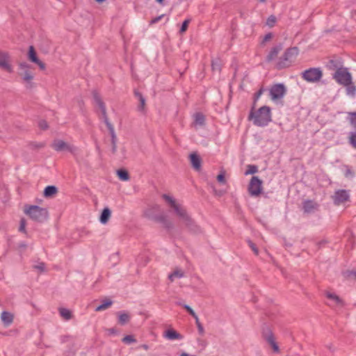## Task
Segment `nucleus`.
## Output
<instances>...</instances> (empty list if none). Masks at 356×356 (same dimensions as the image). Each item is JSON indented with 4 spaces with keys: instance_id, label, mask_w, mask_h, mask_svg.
<instances>
[{
    "instance_id": "8",
    "label": "nucleus",
    "mask_w": 356,
    "mask_h": 356,
    "mask_svg": "<svg viewBox=\"0 0 356 356\" xmlns=\"http://www.w3.org/2000/svg\"><path fill=\"white\" fill-rule=\"evenodd\" d=\"M336 81L343 86H348L352 83L351 74L346 68L337 69L333 75Z\"/></svg>"
},
{
    "instance_id": "29",
    "label": "nucleus",
    "mask_w": 356,
    "mask_h": 356,
    "mask_svg": "<svg viewBox=\"0 0 356 356\" xmlns=\"http://www.w3.org/2000/svg\"><path fill=\"white\" fill-rule=\"evenodd\" d=\"M59 313L60 316L65 321L70 320L72 318V312L65 308H60Z\"/></svg>"
},
{
    "instance_id": "1",
    "label": "nucleus",
    "mask_w": 356,
    "mask_h": 356,
    "mask_svg": "<svg viewBox=\"0 0 356 356\" xmlns=\"http://www.w3.org/2000/svg\"><path fill=\"white\" fill-rule=\"evenodd\" d=\"M163 198L174 209L177 216L191 231L193 232H199V227L195 224L194 221L188 216L185 208L183 206L177 203L176 201L172 197L166 194L163 195Z\"/></svg>"
},
{
    "instance_id": "48",
    "label": "nucleus",
    "mask_w": 356,
    "mask_h": 356,
    "mask_svg": "<svg viewBox=\"0 0 356 356\" xmlns=\"http://www.w3.org/2000/svg\"><path fill=\"white\" fill-rule=\"evenodd\" d=\"M163 17H164V15H160V16L156 17L153 18V19L150 21L149 24H156V23H157L159 21H160V20H161Z\"/></svg>"
},
{
    "instance_id": "12",
    "label": "nucleus",
    "mask_w": 356,
    "mask_h": 356,
    "mask_svg": "<svg viewBox=\"0 0 356 356\" xmlns=\"http://www.w3.org/2000/svg\"><path fill=\"white\" fill-rule=\"evenodd\" d=\"M333 202L334 204L339 205L346 202L349 201L350 195L348 191L346 190H338L335 191L334 195L332 196Z\"/></svg>"
},
{
    "instance_id": "62",
    "label": "nucleus",
    "mask_w": 356,
    "mask_h": 356,
    "mask_svg": "<svg viewBox=\"0 0 356 356\" xmlns=\"http://www.w3.org/2000/svg\"><path fill=\"white\" fill-rule=\"evenodd\" d=\"M98 3H103L104 1H105L106 0H95Z\"/></svg>"
},
{
    "instance_id": "24",
    "label": "nucleus",
    "mask_w": 356,
    "mask_h": 356,
    "mask_svg": "<svg viewBox=\"0 0 356 356\" xmlns=\"http://www.w3.org/2000/svg\"><path fill=\"white\" fill-rule=\"evenodd\" d=\"M156 220L161 222L163 225V226L167 229H171L173 227V223L171 221L168 220L167 218L163 215H161L156 217Z\"/></svg>"
},
{
    "instance_id": "63",
    "label": "nucleus",
    "mask_w": 356,
    "mask_h": 356,
    "mask_svg": "<svg viewBox=\"0 0 356 356\" xmlns=\"http://www.w3.org/2000/svg\"><path fill=\"white\" fill-rule=\"evenodd\" d=\"M260 1H262V2H264V1H265L266 0H260Z\"/></svg>"
},
{
    "instance_id": "51",
    "label": "nucleus",
    "mask_w": 356,
    "mask_h": 356,
    "mask_svg": "<svg viewBox=\"0 0 356 356\" xmlns=\"http://www.w3.org/2000/svg\"><path fill=\"white\" fill-rule=\"evenodd\" d=\"M33 74L32 73V72L30 71V69L29 70H23L21 73H20V75L22 76V77L23 76H29V75H32Z\"/></svg>"
},
{
    "instance_id": "6",
    "label": "nucleus",
    "mask_w": 356,
    "mask_h": 356,
    "mask_svg": "<svg viewBox=\"0 0 356 356\" xmlns=\"http://www.w3.org/2000/svg\"><path fill=\"white\" fill-rule=\"evenodd\" d=\"M323 72L318 67H311L302 72V77L307 82L315 83L321 80Z\"/></svg>"
},
{
    "instance_id": "20",
    "label": "nucleus",
    "mask_w": 356,
    "mask_h": 356,
    "mask_svg": "<svg viewBox=\"0 0 356 356\" xmlns=\"http://www.w3.org/2000/svg\"><path fill=\"white\" fill-rule=\"evenodd\" d=\"M1 319L4 325L8 327L13 321V315L8 312H3L1 314Z\"/></svg>"
},
{
    "instance_id": "9",
    "label": "nucleus",
    "mask_w": 356,
    "mask_h": 356,
    "mask_svg": "<svg viewBox=\"0 0 356 356\" xmlns=\"http://www.w3.org/2000/svg\"><path fill=\"white\" fill-rule=\"evenodd\" d=\"M263 181L258 177L253 176L248 184V191L250 196L258 197L262 192Z\"/></svg>"
},
{
    "instance_id": "18",
    "label": "nucleus",
    "mask_w": 356,
    "mask_h": 356,
    "mask_svg": "<svg viewBox=\"0 0 356 356\" xmlns=\"http://www.w3.org/2000/svg\"><path fill=\"white\" fill-rule=\"evenodd\" d=\"M282 49V44L277 45V46L274 47L273 48H272V49L270 50V51L269 52V54H268V56L266 57V60L268 62H270L273 60H274L277 56L278 54L280 53V51Z\"/></svg>"
},
{
    "instance_id": "45",
    "label": "nucleus",
    "mask_w": 356,
    "mask_h": 356,
    "mask_svg": "<svg viewBox=\"0 0 356 356\" xmlns=\"http://www.w3.org/2000/svg\"><path fill=\"white\" fill-rule=\"evenodd\" d=\"M19 68L22 71L30 69V65L28 63L23 62V63H19Z\"/></svg>"
},
{
    "instance_id": "44",
    "label": "nucleus",
    "mask_w": 356,
    "mask_h": 356,
    "mask_svg": "<svg viewBox=\"0 0 356 356\" xmlns=\"http://www.w3.org/2000/svg\"><path fill=\"white\" fill-rule=\"evenodd\" d=\"M19 232H22L26 233V220L24 218H22L20 220V225L19 227Z\"/></svg>"
},
{
    "instance_id": "59",
    "label": "nucleus",
    "mask_w": 356,
    "mask_h": 356,
    "mask_svg": "<svg viewBox=\"0 0 356 356\" xmlns=\"http://www.w3.org/2000/svg\"><path fill=\"white\" fill-rule=\"evenodd\" d=\"M141 347H142L144 350H148V348H149V346H148L147 345H146V344H143V345H142V346H141Z\"/></svg>"
},
{
    "instance_id": "25",
    "label": "nucleus",
    "mask_w": 356,
    "mask_h": 356,
    "mask_svg": "<svg viewBox=\"0 0 356 356\" xmlns=\"http://www.w3.org/2000/svg\"><path fill=\"white\" fill-rule=\"evenodd\" d=\"M184 275V271L180 268L175 269L172 273L168 275V279L173 282L175 278H181Z\"/></svg>"
},
{
    "instance_id": "58",
    "label": "nucleus",
    "mask_w": 356,
    "mask_h": 356,
    "mask_svg": "<svg viewBox=\"0 0 356 356\" xmlns=\"http://www.w3.org/2000/svg\"><path fill=\"white\" fill-rule=\"evenodd\" d=\"M33 145L35 148H42V147H44V143L33 144Z\"/></svg>"
},
{
    "instance_id": "31",
    "label": "nucleus",
    "mask_w": 356,
    "mask_h": 356,
    "mask_svg": "<svg viewBox=\"0 0 356 356\" xmlns=\"http://www.w3.org/2000/svg\"><path fill=\"white\" fill-rule=\"evenodd\" d=\"M130 316L127 313H119L118 323L120 325H124L129 321Z\"/></svg>"
},
{
    "instance_id": "54",
    "label": "nucleus",
    "mask_w": 356,
    "mask_h": 356,
    "mask_svg": "<svg viewBox=\"0 0 356 356\" xmlns=\"http://www.w3.org/2000/svg\"><path fill=\"white\" fill-rule=\"evenodd\" d=\"M112 145V153L115 154L117 152V142H115V143H111Z\"/></svg>"
},
{
    "instance_id": "5",
    "label": "nucleus",
    "mask_w": 356,
    "mask_h": 356,
    "mask_svg": "<svg viewBox=\"0 0 356 356\" xmlns=\"http://www.w3.org/2000/svg\"><path fill=\"white\" fill-rule=\"evenodd\" d=\"M299 50L297 47L288 48L277 63V68L280 70L289 67L298 56Z\"/></svg>"
},
{
    "instance_id": "7",
    "label": "nucleus",
    "mask_w": 356,
    "mask_h": 356,
    "mask_svg": "<svg viewBox=\"0 0 356 356\" xmlns=\"http://www.w3.org/2000/svg\"><path fill=\"white\" fill-rule=\"evenodd\" d=\"M261 335L264 339L272 347L275 353H280V348L275 341L273 332L269 326L265 325L263 327Z\"/></svg>"
},
{
    "instance_id": "37",
    "label": "nucleus",
    "mask_w": 356,
    "mask_h": 356,
    "mask_svg": "<svg viewBox=\"0 0 356 356\" xmlns=\"http://www.w3.org/2000/svg\"><path fill=\"white\" fill-rule=\"evenodd\" d=\"M345 171H344V175L347 178H353L355 176V172L352 170L350 167L348 165H345Z\"/></svg>"
},
{
    "instance_id": "15",
    "label": "nucleus",
    "mask_w": 356,
    "mask_h": 356,
    "mask_svg": "<svg viewBox=\"0 0 356 356\" xmlns=\"http://www.w3.org/2000/svg\"><path fill=\"white\" fill-rule=\"evenodd\" d=\"M28 58L30 61L37 64L40 69L42 70H44L46 68L45 64L40 60L37 56L36 51L33 47V46H30L29 49L28 53Z\"/></svg>"
},
{
    "instance_id": "10",
    "label": "nucleus",
    "mask_w": 356,
    "mask_h": 356,
    "mask_svg": "<svg viewBox=\"0 0 356 356\" xmlns=\"http://www.w3.org/2000/svg\"><path fill=\"white\" fill-rule=\"evenodd\" d=\"M0 69L8 73H11L13 71L10 53L1 49H0Z\"/></svg>"
},
{
    "instance_id": "36",
    "label": "nucleus",
    "mask_w": 356,
    "mask_h": 356,
    "mask_svg": "<svg viewBox=\"0 0 356 356\" xmlns=\"http://www.w3.org/2000/svg\"><path fill=\"white\" fill-rule=\"evenodd\" d=\"M33 268L37 270L39 273H44L46 271V266L44 262H39L33 266Z\"/></svg>"
},
{
    "instance_id": "23",
    "label": "nucleus",
    "mask_w": 356,
    "mask_h": 356,
    "mask_svg": "<svg viewBox=\"0 0 356 356\" xmlns=\"http://www.w3.org/2000/svg\"><path fill=\"white\" fill-rule=\"evenodd\" d=\"M113 304V301L109 298H105L102 301V304L97 306L95 309L96 312H101L106 310L110 307Z\"/></svg>"
},
{
    "instance_id": "19",
    "label": "nucleus",
    "mask_w": 356,
    "mask_h": 356,
    "mask_svg": "<svg viewBox=\"0 0 356 356\" xmlns=\"http://www.w3.org/2000/svg\"><path fill=\"white\" fill-rule=\"evenodd\" d=\"M134 95L136 97H138L140 104L138 106V111L145 113V99L143 96V95L138 91H134Z\"/></svg>"
},
{
    "instance_id": "47",
    "label": "nucleus",
    "mask_w": 356,
    "mask_h": 356,
    "mask_svg": "<svg viewBox=\"0 0 356 356\" xmlns=\"http://www.w3.org/2000/svg\"><path fill=\"white\" fill-rule=\"evenodd\" d=\"M183 307L193 317L196 315L193 309L188 305H184Z\"/></svg>"
},
{
    "instance_id": "17",
    "label": "nucleus",
    "mask_w": 356,
    "mask_h": 356,
    "mask_svg": "<svg viewBox=\"0 0 356 356\" xmlns=\"http://www.w3.org/2000/svg\"><path fill=\"white\" fill-rule=\"evenodd\" d=\"M164 337L170 340H180L183 339V336L173 329L166 330Z\"/></svg>"
},
{
    "instance_id": "16",
    "label": "nucleus",
    "mask_w": 356,
    "mask_h": 356,
    "mask_svg": "<svg viewBox=\"0 0 356 356\" xmlns=\"http://www.w3.org/2000/svg\"><path fill=\"white\" fill-rule=\"evenodd\" d=\"M190 161L192 165V167L195 170H200L201 169V163H202V159L200 156L195 152H193L190 154L189 156Z\"/></svg>"
},
{
    "instance_id": "43",
    "label": "nucleus",
    "mask_w": 356,
    "mask_h": 356,
    "mask_svg": "<svg viewBox=\"0 0 356 356\" xmlns=\"http://www.w3.org/2000/svg\"><path fill=\"white\" fill-rule=\"evenodd\" d=\"M189 22H190V19H186L184 21V22L182 23V25L181 26V29H180L181 33H184L187 30Z\"/></svg>"
},
{
    "instance_id": "11",
    "label": "nucleus",
    "mask_w": 356,
    "mask_h": 356,
    "mask_svg": "<svg viewBox=\"0 0 356 356\" xmlns=\"http://www.w3.org/2000/svg\"><path fill=\"white\" fill-rule=\"evenodd\" d=\"M286 92V88L283 83H276L270 89V96L273 101H277L284 97Z\"/></svg>"
},
{
    "instance_id": "52",
    "label": "nucleus",
    "mask_w": 356,
    "mask_h": 356,
    "mask_svg": "<svg viewBox=\"0 0 356 356\" xmlns=\"http://www.w3.org/2000/svg\"><path fill=\"white\" fill-rule=\"evenodd\" d=\"M197 327L199 334L201 335H203L204 334V330L202 325H198Z\"/></svg>"
},
{
    "instance_id": "13",
    "label": "nucleus",
    "mask_w": 356,
    "mask_h": 356,
    "mask_svg": "<svg viewBox=\"0 0 356 356\" xmlns=\"http://www.w3.org/2000/svg\"><path fill=\"white\" fill-rule=\"evenodd\" d=\"M51 147L57 152L68 151L73 152L74 147L62 140H55L51 144Z\"/></svg>"
},
{
    "instance_id": "35",
    "label": "nucleus",
    "mask_w": 356,
    "mask_h": 356,
    "mask_svg": "<svg viewBox=\"0 0 356 356\" xmlns=\"http://www.w3.org/2000/svg\"><path fill=\"white\" fill-rule=\"evenodd\" d=\"M221 63L219 59L213 60L211 62L212 70L219 72L220 71Z\"/></svg>"
},
{
    "instance_id": "14",
    "label": "nucleus",
    "mask_w": 356,
    "mask_h": 356,
    "mask_svg": "<svg viewBox=\"0 0 356 356\" xmlns=\"http://www.w3.org/2000/svg\"><path fill=\"white\" fill-rule=\"evenodd\" d=\"M318 208L319 204L314 200H306L302 202V209L305 213H313L318 211Z\"/></svg>"
},
{
    "instance_id": "57",
    "label": "nucleus",
    "mask_w": 356,
    "mask_h": 356,
    "mask_svg": "<svg viewBox=\"0 0 356 356\" xmlns=\"http://www.w3.org/2000/svg\"><path fill=\"white\" fill-rule=\"evenodd\" d=\"M193 318L195 320V324L197 326L202 325V323L200 322L199 318L197 316V314L195 316H193Z\"/></svg>"
},
{
    "instance_id": "3",
    "label": "nucleus",
    "mask_w": 356,
    "mask_h": 356,
    "mask_svg": "<svg viewBox=\"0 0 356 356\" xmlns=\"http://www.w3.org/2000/svg\"><path fill=\"white\" fill-rule=\"evenodd\" d=\"M92 96H93L94 100L95 102V104L99 106V108L101 110L102 117L104 119V122L106 124V125L109 131V133H110V135L111 137V143H115V142H118V138H117L116 134L115 132L114 127H113V124L108 120V118L107 116V113H106V106H105L104 102L102 100L100 95L96 91H94L92 92Z\"/></svg>"
},
{
    "instance_id": "60",
    "label": "nucleus",
    "mask_w": 356,
    "mask_h": 356,
    "mask_svg": "<svg viewBox=\"0 0 356 356\" xmlns=\"http://www.w3.org/2000/svg\"><path fill=\"white\" fill-rule=\"evenodd\" d=\"M159 4L163 5V0H156Z\"/></svg>"
},
{
    "instance_id": "26",
    "label": "nucleus",
    "mask_w": 356,
    "mask_h": 356,
    "mask_svg": "<svg viewBox=\"0 0 356 356\" xmlns=\"http://www.w3.org/2000/svg\"><path fill=\"white\" fill-rule=\"evenodd\" d=\"M58 193V188L54 186H48L44 190V196L46 197H52Z\"/></svg>"
},
{
    "instance_id": "42",
    "label": "nucleus",
    "mask_w": 356,
    "mask_h": 356,
    "mask_svg": "<svg viewBox=\"0 0 356 356\" xmlns=\"http://www.w3.org/2000/svg\"><path fill=\"white\" fill-rule=\"evenodd\" d=\"M248 245L250 247V248L252 250V251L254 252V253L256 254V255H258L259 254V250L258 248H257L256 245L252 243L251 241H248Z\"/></svg>"
},
{
    "instance_id": "56",
    "label": "nucleus",
    "mask_w": 356,
    "mask_h": 356,
    "mask_svg": "<svg viewBox=\"0 0 356 356\" xmlns=\"http://www.w3.org/2000/svg\"><path fill=\"white\" fill-rule=\"evenodd\" d=\"M107 331L111 334H115L118 333L117 330L115 328L108 329Z\"/></svg>"
},
{
    "instance_id": "27",
    "label": "nucleus",
    "mask_w": 356,
    "mask_h": 356,
    "mask_svg": "<svg viewBox=\"0 0 356 356\" xmlns=\"http://www.w3.org/2000/svg\"><path fill=\"white\" fill-rule=\"evenodd\" d=\"M205 117L201 113H197L194 115V125L202 126L204 124Z\"/></svg>"
},
{
    "instance_id": "53",
    "label": "nucleus",
    "mask_w": 356,
    "mask_h": 356,
    "mask_svg": "<svg viewBox=\"0 0 356 356\" xmlns=\"http://www.w3.org/2000/svg\"><path fill=\"white\" fill-rule=\"evenodd\" d=\"M27 247V245L24 243V242H22L20 243H19L18 245V248L19 250H25Z\"/></svg>"
},
{
    "instance_id": "21",
    "label": "nucleus",
    "mask_w": 356,
    "mask_h": 356,
    "mask_svg": "<svg viewBox=\"0 0 356 356\" xmlns=\"http://www.w3.org/2000/svg\"><path fill=\"white\" fill-rule=\"evenodd\" d=\"M325 295L328 299L333 300L337 305L340 307H343L345 305L343 300L335 293L326 292Z\"/></svg>"
},
{
    "instance_id": "41",
    "label": "nucleus",
    "mask_w": 356,
    "mask_h": 356,
    "mask_svg": "<svg viewBox=\"0 0 356 356\" xmlns=\"http://www.w3.org/2000/svg\"><path fill=\"white\" fill-rule=\"evenodd\" d=\"M136 340L131 335H127L122 339V341L126 343H130L134 342Z\"/></svg>"
},
{
    "instance_id": "30",
    "label": "nucleus",
    "mask_w": 356,
    "mask_h": 356,
    "mask_svg": "<svg viewBox=\"0 0 356 356\" xmlns=\"http://www.w3.org/2000/svg\"><path fill=\"white\" fill-rule=\"evenodd\" d=\"M22 78L24 82L26 83V87L27 88H32L33 87V86H34V84L33 83V80L34 78L33 74L29 75V76H23Z\"/></svg>"
},
{
    "instance_id": "46",
    "label": "nucleus",
    "mask_w": 356,
    "mask_h": 356,
    "mask_svg": "<svg viewBox=\"0 0 356 356\" xmlns=\"http://www.w3.org/2000/svg\"><path fill=\"white\" fill-rule=\"evenodd\" d=\"M38 125H39V127L43 130H45L48 128L47 122L44 120H40Z\"/></svg>"
},
{
    "instance_id": "40",
    "label": "nucleus",
    "mask_w": 356,
    "mask_h": 356,
    "mask_svg": "<svg viewBox=\"0 0 356 356\" xmlns=\"http://www.w3.org/2000/svg\"><path fill=\"white\" fill-rule=\"evenodd\" d=\"M217 180L218 182L225 184H226V179L225 177V172H221L218 176H217Z\"/></svg>"
},
{
    "instance_id": "22",
    "label": "nucleus",
    "mask_w": 356,
    "mask_h": 356,
    "mask_svg": "<svg viewBox=\"0 0 356 356\" xmlns=\"http://www.w3.org/2000/svg\"><path fill=\"white\" fill-rule=\"evenodd\" d=\"M111 216V211L110 209L108 207H106L103 209V211L101 213V216L99 218V221L102 224H106L109 220Z\"/></svg>"
},
{
    "instance_id": "33",
    "label": "nucleus",
    "mask_w": 356,
    "mask_h": 356,
    "mask_svg": "<svg viewBox=\"0 0 356 356\" xmlns=\"http://www.w3.org/2000/svg\"><path fill=\"white\" fill-rule=\"evenodd\" d=\"M348 142L353 148L356 149V131L349 133Z\"/></svg>"
},
{
    "instance_id": "39",
    "label": "nucleus",
    "mask_w": 356,
    "mask_h": 356,
    "mask_svg": "<svg viewBox=\"0 0 356 356\" xmlns=\"http://www.w3.org/2000/svg\"><path fill=\"white\" fill-rule=\"evenodd\" d=\"M276 22V17L274 15H270L266 21V24L270 26L273 27Z\"/></svg>"
},
{
    "instance_id": "2",
    "label": "nucleus",
    "mask_w": 356,
    "mask_h": 356,
    "mask_svg": "<svg viewBox=\"0 0 356 356\" xmlns=\"http://www.w3.org/2000/svg\"><path fill=\"white\" fill-rule=\"evenodd\" d=\"M249 120H252L254 125L258 127L266 126L271 121L270 108L267 106H261L254 111V107L250 112Z\"/></svg>"
},
{
    "instance_id": "4",
    "label": "nucleus",
    "mask_w": 356,
    "mask_h": 356,
    "mask_svg": "<svg viewBox=\"0 0 356 356\" xmlns=\"http://www.w3.org/2000/svg\"><path fill=\"white\" fill-rule=\"evenodd\" d=\"M24 212L32 220L39 222H42L48 218L47 210L38 206L31 205L26 207Z\"/></svg>"
},
{
    "instance_id": "34",
    "label": "nucleus",
    "mask_w": 356,
    "mask_h": 356,
    "mask_svg": "<svg viewBox=\"0 0 356 356\" xmlns=\"http://www.w3.org/2000/svg\"><path fill=\"white\" fill-rule=\"evenodd\" d=\"M258 172V167L255 165H248L245 175H254Z\"/></svg>"
},
{
    "instance_id": "49",
    "label": "nucleus",
    "mask_w": 356,
    "mask_h": 356,
    "mask_svg": "<svg viewBox=\"0 0 356 356\" xmlns=\"http://www.w3.org/2000/svg\"><path fill=\"white\" fill-rule=\"evenodd\" d=\"M264 90L261 88L254 95V102L257 101L260 96L263 94Z\"/></svg>"
},
{
    "instance_id": "32",
    "label": "nucleus",
    "mask_w": 356,
    "mask_h": 356,
    "mask_svg": "<svg viewBox=\"0 0 356 356\" xmlns=\"http://www.w3.org/2000/svg\"><path fill=\"white\" fill-rule=\"evenodd\" d=\"M117 175H118L119 179L122 181H127L129 179V173L125 170H122V169L118 170L117 171Z\"/></svg>"
},
{
    "instance_id": "61",
    "label": "nucleus",
    "mask_w": 356,
    "mask_h": 356,
    "mask_svg": "<svg viewBox=\"0 0 356 356\" xmlns=\"http://www.w3.org/2000/svg\"><path fill=\"white\" fill-rule=\"evenodd\" d=\"M180 356H189V355L186 353H183L180 355Z\"/></svg>"
},
{
    "instance_id": "28",
    "label": "nucleus",
    "mask_w": 356,
    "mask_h": 356,
    "mask_svg": "<svg viewBox=\"0 0 356 356\" xmlns=\"http://www.w3.org/2000/svg\"><path fill=\"white\" fill-rule=\"evenodd\" d=\"M327 66L330 70H336V71L337 70V69L343 68L341 67V62L338 60H330L328 62Z\"/></svg>"
},
{
    "instance_id": "38",
    "label": "nucleus",
    "mask_w": 356,
    "mask_h": 356,
    "mask_svg": "<svg viewBox=\"0 0 356 356\" xmlns=\"http://www.w3.org/2000/svg\"><path fill=\"white\" fill-rule=\"evenodd\" d=\"M349 121L351 126L356 129V112L349 113Z\"/></svg>"
},
{
    "instance_id": "50",
    "label": "nucleus",
    "mask_w": 356,
    "mask_h": 356,
    "mask_svg": "<svg viewBox=\"0 0 356 356\" xmlns=\"http://www.w3.org/2000/svg\"><path fill=\"white\" fill-rule=\"evenodd\" d=\"M272 38H273V35L271 33L266 34L263 39L262 43L263 44L265 43L266 42L270 40Z\"/></svg>"
},
{
    "instance_id": "55",
    "label": "nucleus",
    "mask_w": 356,
    "mask_h": 356,
    "mask_svg": "<svg viewBox=\"0 0 356 356\" xmlns=\"http://www.w3.org/2000/svg\"><path fill=\"white\" fill-rule=\"evenodd\" d=\"M346 273L348 277L353 276L356 279V271H347Z\"/></svg>"
}]
</instances>
